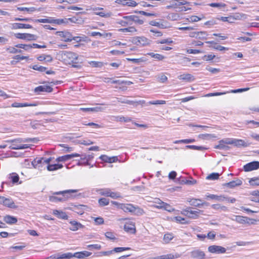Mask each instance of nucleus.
<instances>
[{"label": "nucleus", "mask_w": 259, "mask_h": 259, "mask_svg": "<svg viewBox=\"0 0 259 259\" xmlns=\"http://www.w3.org/2000/svg\"><path fill=\"white\" fill-rule=\"evenodd\" d=\"M77 190H67L65 191H58L53 193L54 195H62V197L51 196L49 197V200L51 202H63L65 201L68 198L71 197V193H75Z\"/></svg>", "instance_id": "1"}, {"label": "nucleus", "mask_w": 259, "mask_h": 259, "mask_svg": "<svg viewBox=\"0 0 259 259\" xmlns=\"http://www.w3.org/2000/svg\"><path fill=\"white\" fill-rule=\"evenodd\" d=\"M56 34L62 37V40L65 42H70L72 40H74L77 42H79L82 40L81 37L73 36L72 34L68 31H57Z\"/></svg>", "instance_id": "2"}, {"label": "nucleus", "mask_w": 259, "mask_h": 259, "mask_svg": "<svg viewBox=\"0 0 259 259\" xmlns=\"http://www.w3.org/2000/svg\"><path fill=\"white\" fill-rule=\"evenodd\" d=\"M133 44L141 47L149 46L151 44V40L144 36H136L132 37L130 40Z\"/></svg>", "instance_id": "3"}, {"label": "nucleus", "mask_w": 259, "mask_h": 259, "mask_svg": "<svg viewBox=\"0 0 259 259\" xmlns=\"http://www.w3.org/2000/svg\"><path fill=\"white\" fill-rule=\"evenodd\" d=\"M91 10L96 11L94 13V14L95 15H98L103 18H109L112 15V13L110 12H107L105 11L97 12V11H99V10H102V11L104 10V8H101V7H92V6L88 7V8L87 9V11H91Z\"/></svg>", "instance_id": "4"}, {"label": "nucleus", "mask_w": 259, "mask_h": 259, "mask_svg": "<svg viewBox=\"0 0 259 259\" xmlns=\"http://www.w3.org/2000/svg\"><path fill=\"white\" fill-rule=\"evenodd\" d=\"M200 211L201 210L199 209H197V210H192L190 207H188L187 208L183 209L181 213L190 219H196L198 218Z\"/></svg>", "instance_id": "5"}, {"label": "nucleus", "mask_w": 259, "mask_h": 259, "mask_svg": "<svg viewBox=\"0 0 259 259\" xmlns=\"http://www.w3.org/2000/svg\"><path fill=\"white\" fill-rule=\"evenodd\" d=\"M17 38L25 39L27 40H35L37 39V36L30 33H17L14 34Z\"/></svg>", "instance_id": "6"}, {"label": "nucleus", "mask_w": 259, "mask_h": 259, "mask_svg": "<svg viewBox=\"0 0 259 259\" xmlns=\"http://www.w3.org/2000/svg\"><path fill=\"white\" fill-rule=\"evenodd\" d=\"M258 168L259 161H257L249 162L243 166V169L245 171H250Z\"/></svg>", "instance_id": "7"}, {"label": "nucleus", "mask_w": 259, "mask_h": 259, "mask_svg": "<svg viewBox=\"0 0 259 259\" xmlns=\"http://www.w3.org/2000/svg\"><path fill=\"white\" fill-rule=\"evenodd\" d=\"M208 250L212 253L221 254L225 253L226 249L222 246L213 245L209 246L208 248Z\"/></svg>", "instance_id": "8"}, {"label": "nucleus", "mask_w": 259, "mask_h": 259, "mask_svg": "<svg viewBox=\"0 0 259 259\" xmlns=\"http://www.w3.org/2000/svg\"><path fill=\"white\" fill-rule=\"evenodd\" d=\"M53 89L49 85H39L36 87L34 91L35 93L39 94L41 92L51 93L53 91Z\"/></svg>", "instance_id": "9"}, {"label": "nucleus", "mask_w": 259, "mask_h": 259, "mask_svg": "<svg viewBox=\"0 0 259 259\" xmlns=\"http://www.w3.org/2000/svg\"><path fill=\"white\" fill-rule=\"evenodd\" d=\"M1 199H3V202L4 206L12 208H16L17 207L11 198H6L4 196H1Z\"/></svg>", "instance_id": "10"}, {"label": "nucleus", "mask_w": 259, "mask_h": 259, "mask_svg": "<svg viewBox=\"0 0 259 259\" xmlns=\"http://www.w3.org/2000/svg\"><path fill=\"white\" fill-rule=\"evenodd\" d=\"M119 208L121 209L125 212H133L135 206L132 204H121L119 205Z\"/></svg>", "instance_id": "11"}, {"label": "nucleus", "mask_w": 259, "mask_h": 259, "mask_svg": "<svg viewBox=\"0 0 259 259\" xmlns=\"http://www.w3.org/2000/svg\"><path fill=\"white\" fill-rule=\"evenodd\" d=\"M123 18L126 20L129 21L130 22L131 21L135 22L140 25L143 24L144 23L143 20L140 19L139 17L136 15L126 16L123 17Z\"/></svg>", "instance_id": "12"}, {"label": "nucleus", "mask_w": 259, "mask_h": 259, "mask_svg": "<svg viewBox=\"0 0 259 259\" xmlns=\"http://www.w3.org/2000/svg\"><path fill=\"white\" fill-rule=\"evenodd\" d=\"M80 154L78 153H73L71 154L65 155L62 156H60L56 159V161H66L75 157H79Z\"/></svg>", "instance_id": "13"}, {"label": "nucleus", "mask_w": 259, "mask_h": 259, "mask_svg": "<svg viewBox=\"0 0 259 259\" xmlns=\"http://www.w3.org/2000/svg\"><path fill=\"white\" fill-rule=\"evenodd\" d=\"M99 158L104 162L113 163L115 162L118 160L117 156L109 157L106 155H102L100 156Z\"/></svg>", "instance_id": "14"}, {"label": "nucleus", "mask_w": 259, "mask_h": 259, "mask_svg": "<svg viewBox=\"0 0 259 259\" xmlns=\"http://www.w3.org/2000/svg\"><path fill=\"white\" fill-rule=\"evenodd\" d=\"M180 80H183L186 82H192L194 81L195 77L194 76L189 73H186L180 75L178 76Z\"/></svg>", "instance_id": "15"}, {"label": "nucleus", "mask_w": 259, "mask_h": 259, "mask_svg": "<svg viewBox=\"0 0 259 259\" xmlns=\"http://www.w3.org/2000/svg\"><path fill=\"white\" fill-rule=\"evenodd\" d=\"M242 184V182L241 180L237 178L235 180L230 182L229 183H225L223 185V186L230 188H233L236 186H239L241 185Z\"/></svg>", "instance_id": "16"}, {"label": "nucleus", "mask_w": 259, "mask_h": 259, "mask_svg": "<svg viewBox=\"0 0 259 259\" xmlns=\"http://www.w3.org/2000/svg\"><path fill=\"white\" fill-rule=\"evenodd\" d=\"M158 202H157V203L160 205L159 206H158V207L163 208L164 210L169 212H172L175 210V209L169 204L162 201L160 199H158Z\"/></svg>", "instance_id": "17"}, {"label": "nucleus", "mask_w": 259, "mask_h": 259, "mask_svg": "<svg viewBox=\"0 0 259 259\" xmlns=\"http://www.w3.org/2000/svg\"><path fill=\"white\" fill-rule=\"evenodd\" d=\"M92 254V253L88 251H83L80 252H77L73 253V257L78 258L79 259L84 258L89 256Z\"/></svg>", "instance_id": "18"}, {"label": "nucleus", "mask_w": 259, "mask_h": 259, "mask_svg": "<svg viewBox=\"0 0 259 259\" xmlns=\"http://www.w3.org/2000/svg\"><path fill=\"white\" fill-rule=\"evenodd\" d=\"M180 256V255L179 254H176L175 255H174L172 254L169 253L154 257H150L148 259H174L175 258H178Z\"/></svg>", "instance_id": "19"}, {"label": "nucleus", "mask_w": 259, "mask_h": 259, "mask_svg": "<svg viewBox=\"0 0 259 259\" xmlns=\"http://www.w3.org/2000/svg\"><path fill=\"white\" fill-rule=\"evenodd\" d=\"M12 29H29L32 28V26L28 24H22L19 23H15L12 24Z\"/></svg>", "instance_id": "20"}, {"label": "nucleus", "mask_w": 259, "mask_h": 259, "mask_svg": "<svg viewBox=\"0 0 259 259\" xmlns=\"http://www.w3.org/2000/svg\"><path fill=\"white\" fill-rule=\"evenodd\" d=\"M69 223L71 226L69 229L70 230L73 231H77L79 229L82 228L83 227V226L82 224L75 221H71Z\"/></svg>", "instance_id": "21"}, {"label": "nucleus", "mask_w": 259, "mask_h": 259, "mask_svg": "<svg viewBox=\"0 0 259 259\" xmlns=\"http://www.w3.org/2000/svg\"><path fill=\"white\" fill-rule=\"evenodd\" d=\"M171 2L174 6V8H178V9L181 6H184L190 4L189 2L185 0H171Z\"/></svg>", "instance_id": "22"}, {"label": "nucleus", "mask_w": 259, "mask_h": 259, "mask_svg": "<svg viewBox=\"0 0 259 259\" xmlns=\"http://www.w3.org/2000/svg\"><path fill=\"white\" fill-rule=\"evenodd\" d=\"M191 256L193 258L204 259L205 255L203 251L199 250H196L191 252Z\"/></svg>", "instance_id": "23"}, {"label": "nucleus", "mask_w": 259, "mask_h": 259, "mask_svg": "<svg viewBox=\"0 0 259 259\" xmlns=\"http://www.w3.org/2000/svg\"><path fill=\"white\" fill-rule=\"evenodd\" d=\"M53 213L58 218L61 219L67 220L68 217L66 212L56 209L53 210Z\"/></svg>", "instance_id": "24"}, {"label": "nucleus", "mask_w": 259, "mask_h": 259, "mask_svg": "<svg viewBox=\"0 0 259 259\" xmlns=\"http://www.w3.org/2000/svg\"><path fill=\"white\" fill-rule=\"evenodd\" d=\"M4 221L8 224H14L17 222V219L13 216L7 215L4 218Z\"/></svg>", "instance_id": "25"}, {"label": "nucleus", "mask_w": 259, "mask_h": 259, "mask_svg": "<svg viewBox=\"0 0 259 259\" xmlns=\"http://www.w3.org/2000/svg\"><path fill=\"white\" fill-rule=\"evenodd\" d=\"M124 230L125 232L131 234H135L136 232L135 226L134 224L124 225Z\"/></svg>", "instance_id": "26"}, {"label": "nucleus", "mask_w": 259, "mask_h": 259, "mask_svg": "<svg viewBox=\"0 0 259 259\" xmlns=\"http://www.w3.org/2000/svg\"><path fill=\"white\" fill-rule=\"evenodd\" d=\"M206 197L210 198L211 199H215L219 201H224L227 198L226 197L223 195H217L214 194H208L207 195H206Z\"/></svg>", "instance_id": "27"}, {"label": "nucleus", "mask_w": 259, "mask_h": 259, "mask_svg": "<svg viewBox=\"0 0 259 259\" xmlns=\"http://www.w3.org/2000/svg\"><path fill=\"white\" fill-rule=\"evenodd\" d=\"M187 201L190 203V204L196 207H200V203H198V201L202 202V200L200 199L195 198H188Z\"/></svg>", "instance_id": "28"}, {"label": "nucleus", "mask_w": 259, "mask_h": 259, "mask_svg": "<svg viewBox=\"0 0 259 259\" xmlns=\"http://www.w3.org/2000/svg\"><path fill=\"white\" fill-rule=\"evenodd\" d=\"M233 145H234L237 147L243 146L244 147H247L248 145L243 140L236 139H233Z\"/></svg>", "instance_id": "29"}, {"label": "nucleus", "mask_w": 259, "mask_h": 259, "mask_svg": "<svg viewBox=\"0 0 259 259\" xmlns=\"http://www.w3.org/2000/svg\"><path fill=\"white\" fill-rule=\"evenodd\" d=\"M35 104H28V103H17L14 102L13 103L11 106L13 107H28V106H36Z\"/></svg>", "instance_id": "30"}, {"label": "nucleus", "mask_w": 259, "mask_h": 259, "mask_svg": "<svg viewBox=\"0 0 259 259\" xmlns=\"http://www.w3.org/2000/svg\"><path fill=\"white\" fill-rule=\"evenodd\" d=\"M58 259H70L73 257V253L71 252H67L65 253L61 254L60 253H57Z\"/></svg>", "instance_id": "31"}, {"label": "nucleus", "mask_w": 259, "mask_h": 259, "mask_svg": "<svg viewBox=\"0 0 259 259\" xmlns=\"http://www.w3.org/2000/svg\"><path fill=\"white\" fill-rule=\"evenodd\" d=\"M211 207L215 210H220V211H227L228 210V208L225 206H222L219 204H212Z\"/></svg>", "instance_id": "32"}, {"label": "nucleus", "mask_w": 259, "mask_h": 259, "mask_svg": "<svg viewBox=\"0 0 259 259\" xmlns=\"http://www.w3.org/2000/svg\"><path fill=\"white\" fill-rule=\"evenodd\" d=\"M100 107H97L92 108H80L79 110L84 112H94L100 111Z\"/></svg>", "instance_id": "33"}, {"label": "nucleus", "mask_w": 259, "mask_h": 259, "mask_svg": "<svg viewBox=\"0 0 259 259\" xmlns=\"http://www.w3.org/2000/svg\"><path fill=\"white\" fill-rule=\"evenodd\" d=\"M64 56L69 59L72 60L71 61L74 62V60H76L77 59V55L71 52H66L64 53Z\"/></svg>", "instance_id": "34"}, {"label": "nucleus", "mask_w": 259, "mask_h": 259, "mask_svg": "<svg viewBox=\"0 0 259 259\" xmlns=\"http://www.w3.org/2000/svg\"><path fill=\"white\" fill-rule=\"evenodd\" d=\"M248 220V218L246 217H243L240 215L236 216L235 220L236 222L240 224H245L247 222V220Z\"/></svg>", "instance_id": "35"}, {"label": "nucleus", "mask_w": 259, "mask_h": 259, "mask_svg": "<svg viewBox=\"0 0 259 259\" xmlns=\"http://www.w3.org/2000/svg\"><path fill=\"white\" fill-rule=\"evenodd\" d=\"M214 148L221 150H228L230 147L227 146L225 143H222L221 140L219 142V144L214 146Z\"/></svg>", "instance_id": "36"}, {"label": "nucleus", "mask_w": 259, "mask_h": 259, "mask_svg": "<svg viewBox=\"0 0 259 259\" xmlns=\"http://www.w3.org/2000/svg\"><path fill=\"white\" fill-rule=\"evenodd\" d=\"M147 55L159 61L162 60L165 58V57L164 56L159 54H155L154 53H147Z\"/></svg>", "instance_id": "37"}, {"label": "nucleus", "mask_w": 259, "mask_h": 259, "mask_svg": "<svg viewBox=\"0 0 259 259\" xmlns=\"http://www.w3.org/2000/svg\"><path fill=\"white\" fill-rule=\"evenodd\" d=\"M119 31L121 32H137V29L133 26L128 27L127 28H121L119 30Z\"/></svg>", "instance_id": "38"}, {"label": "nucleus", "mask_w": 259, "mask_h": 259, "mask_svg": "<svg viewBox=\"0 0 259 259\" xmlns=\"http://www.w3.org/2000/svg\"><path fill=\"white\" fill-rule=\"evenodd\" d=\"M187 149H190L196 150L203 151L206 150L207 148L203 146H198L195 145H187L185 147Z\"/></svg>", "instance_id": "39"}, {"label": "nucleus", "mask_w": 259, "mask_h": 259, "mask_svg": "<svg viewBox=\"0 0 259 259\" xmlns=\"http://www.w3.org/2000/svg\"><path fill=\"white\" fill-rule=\"evenodd\" d=\"M116 99L118 102H121L122 103H126V104H127L129 105H134L135 103H137V102L126 100L125 99H123L122 98H116Z\"/></svg>", "instance_id": "40"}, {"label": "nucleus", "mask_w": 259, "mask_h": 259, "mask_svg": "<svg viewBox=\"0 0 259 259\" xmlns=\"http://www.w3.org/2000/svg\"><path fill=\"white\" fill-rule=\"evenodd\" d=\"M96 35H98L100 37L102 36L104 38L105 37H108V36H111V33H101L99 32H92L91 33V36H95Z\"/></svg>", "instance_id": "41"}, {"label": "nucleus", "mask_w": 259, "mask_h": 259, "mask_svg": "<svg viewBox=\"0 0 259 259\" xmlns=\"http://www.w3.org/2000/svg\"><path fill=\"white\" fill-rule=\"evenodd\" d=\"M174 236L172 233H166L164 235L163 240L165 243H169L173 238Z\"/></svg>", "instance_id": "42"}, {"label": "nucleus", "mask_w": 259, "mask_h": 259, "mask_svg": "<svg viewBox=\"0 0 259 259\" xmlns=\"http://www.w3.org/2000/svg\"><path fill=\"white\" fill-rule=\"evenodd\" d=\"M7 51L11 54L21 53L22 52L21 50H18L15 47H9L6 49Z\"/></svg>", "instance_id": "43"}, {"label": "nucleus", "mask_w": 259, "mask_h": 259, "mask_svg": "<svg viewBox=\"0 0 259 259\" xmlns=\"http://www.w3.org/2000/svg\"><path fill=\"white\" fill-rule=\"evenodd\" d=\"M156 77L157 81L161 83H164L167 80V77L163 73L158 75Z\"/></svg>", "instance_id": "44"}, {"label": "nucleus", "mask_w": 259, "mask_h": 259, "mask_svg": "<svg viewBox=\"0 0 259 259\" xmlns=\"http://www.w3.org/2000/svg\"><path fill=\"white\" fill-rule=\"evenodd\" d=\"M174 219L177 222L182 224H187L189 223V221L180 216L176 217L174 218Z\"/></svg>", "instance_id": "45"}, {"label": "nucleus", "mask_w": 259, "mask_h": 259, "mask_svg": "<svg viewBox=\"0 0 259 259\" xmlns=\"http://www.w3.org/2000/svg\"><path fill=\"white\" fill-rule=\"evenodd\" d=\"M145 213L144 210L138 206H135V209H134L133 214H135L138 215H142Z\"/></svg>", "instance_id": "46"}, {"label": "nucleus", "mask_w": 259, "mask_h": 259, "mask_svg": "<svg viewBox=\"0 0 259 259\" xmlns=\"http://www.w3.org/2000/svg\"><path fill=\"white\" fill-rule=\"evenodd\" d=\"M16 48H21L26 51H28L29 50L32 48L33 46H31V45H25V44H18L15 46Z\"/></svg>", "instance_id": "47"}, {"label": "nucleus", "mask_w": 259, "mask_h": 259, "mask_svg": "<svg viewBox=\"0 0 259 259\" xmlns=\"http://www.w3.org/2000/svg\"><path fill=\"white\" fill-rule=\"evenodd\" d=\"M249 183L251 186H259V177L251 178L249 181Z\"/></svg>", "instance_id": "48"}, {"label": "nucleus", "mask_w": 259, "mask_h": 259, "mask_svg": "<svg viewBox=\"0 0 259 259\" xmlns=\"http://www.w3.org/2000/svg\"><path fill=\"white\" fill-rule=\"evenodd\" d=\"M207 35V34L205 31H199L197 33V35L196 36V38L202 39V40L206 39Z\"/></svg>", "instance_id": "49"}, {"label": "nucleus", "mask_w": 259, "mask_h": 259, "mask_svg": "<svg viewBox=\"0 0 259 259\" xmlns=\"http://www.w3.org/2000/svg\"><path fill=\"white\" fill-rule=\"evenodd\" d=\"M71 18L67 19H56L55 20V24L58 25H61L63 24H66L68 22V21L70 20Z\"/></svg>", "instance_id": "50"}, {"label": "nucleus", "mask_w": 259, "mask_h": 259, "mask_svg": "<svg viewBox=\"0 0 259 259\" xmlns=\"http://www.w3.org/2000/svg\"><path fill=\"white\" fill-rule=\"evenodd\" d=\"M98 202L101 206H104L109 204V200L106 198H102L99 200Z\"/></svg>", "instance_id": "51"}, {"label": "nucleus", "mask_w": 259, "mask_h": 259, "mask_svg": "<svg viewBox=\"0 0 259 259\" xmlns=\"http://www.w3.org/2000/svg\"><path fill=\"white\" fill-rule=\"evenodd\" d=\"M220 175L219 173L213 172L211 173L207 176V180H215L219 179Z\"/></svg>", "instance_id": "52"}, {"label": "nucleus", "mask_w": 259, "mask_h": 259, "mask_svg": "<svg viewBox=\"0 0 259 259\" xmlns=\"http://www.w3.org/2000/svg\"><path fill=\"white\" fill-rule=\"evenodd\" d=\"M32 68L34 70H37L39 72H45L47 70V68L39 65H34L32 67Z\"/></svg>", "instance_id": "53"}, {"label": "nucleus", "mask_w": 259, "mask_h": 259, "mask_svg": "<svg viewBox=\"0 0 259 259\" xmlns=\"http://www.w3.org/2000/svg\"><path fill=\"white\" fill-rule=\"evenodd\" d=\"M17 10L21 11H27L28 13H32L36 10V9L34 7L31 8H25V7H18Z\"/></svg>", "instance_id": "54"}, {"label": "nucleus", "mask_w": 259, "mask_h": 259, "mask_svg": "<svg viewBox=\"0 0 259 259\" xmlns=\"http://www.w3.org/2000/svg\"><path fill=\"white\" fill-rule=\"evenodd\" d=\"M105 235L106 237L108 239L112 240H115L116 239V238L115 236V234L113 232H107L105 233Z\"/></svg>", "instance_id": "55"}, {"label": "nucleus", "mask_w": 259, "mask_h": 259, "mask_svg": "<svg viewBox=\"0 0 259 259\" xmlns=\"http://www.w3.org/2000/svg\"><path fill=\"white\" fill-rule=\"evenodd\" d=\"M131 248L130 247H118L114 248L112 251L114 252H120L121 251H123L125 250H130Z\"/></svg>", "instance_id": "56"}, {"label": "nucleus", "mask_w": 259, "mask_h": 259, "mask_svg": "<svg viewBox=\"0 0 259 259\" xmlns=\"http://www.w3.org/2000/svg\"><path fill=\"white\" fill-rule=\"evenodd\" d=\"M34 139H31V138H26V139H15V140H16L15 143H21V142H32L33 141Z\"/></svg>", "instance_id": "57"}, {"label": "nucleus", "mask_w": 259, "mask_h": 259, "mask_svg": "<svg viewBox=\"0 0 259 259\" xmlns=\"http://www.w3.org/2000/svg\"><path fill=\"white\" fill-rule=\"evenodd\" d=\"M10 179H11L13 183H16L18 182L19 180V176L16 173H13L12 175L10 176Z\"/></svg>", "instance_id": "58"}, {"label": "nucleus", "mask_w": 259, "mask_h": 259, "mask_svg": "<svg viewBox=\"0 0 259 259\" xmlns=\"http://www.w3.org/2000/svg\"><path fill=\"white\" fill-rule=\"evenodd\" d=\"M210 47H211L212 48H213L214 49L218 50L219 51L228 50V48H225L221 45H218L217 43H216L215 45H214L213 46H211Z\"/></svg>", "instance_id": "59"}, {"label": "nucleus", "mask_w": 259, "mask_h": 259, "mask_svg": "<svg viewBox=\"0 0 259 259\" xmlns=\"http://www.w3.org/2000/svg\"><path fill=\"white\" fill-rule=\"evenodd\" d=\"M173 42V41L170 38L163 39L161 40H158L156 41L157 44H171Z\"/></svg>", "instance_id": "60"}, {"label": "nucleus", "mask_w": 259, "mask_h": 259, "mask_svg": "<svg viewBox=\"0 0 259 259\" xmlns=\"http://www.w3.org/2000/svg\"><path fill=\"white\" fill-rule=\"evenodd\" d=\"M227 92H215L207 94L205 95V97H212V96H218L227 94Z\"/></svg>", "instance_id": "61"}, {"label": "nucleus", "mask_w": 259, "mask_h": 259, "mask_svg": "<svg viewBox=\"0 0 259 259\" xmlns=\"http://www.w3.org/2000/svg\"><path fill=\"white\" fill-rule=\"evenodd\" d=\"M135 13H139L140 14L146 16H156V14L155 13H148L143 11H135Z\"/></svg>", "instance_id": "62"}, {"label": "nucleus", "mask_w": 259, "mask_h": 259, "mask_svg": "<svg viewBox=\"0 0 259 259\" xmlns=\"http://www.w3.org/2000/svg\"><path fill=\"white\" fill-rule=\"evenodd\" d=\"M90 64L93 67H101L103 66L102 62L97 61H91Z\"/></svg>", "instance_id": "63"}, {"label": "nucleus", "mask_w": 259, "mask_h": 259, "mask_svg": "<svg viewBox=\"0 0 259 259\" xmlns=\"http://www.w3.org/2000/svg\"><path fill=\"white\" fill-rule=\"evenodd\" d=\"M233 139H234L226 138V139L221 140V142L225 143L226 145H227V144L233 145Z\"/></svg>", "instance_id": "64"}]
</instances>
